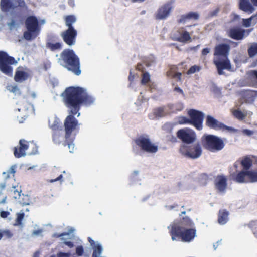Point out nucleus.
<instances>
[{
  "mask_svg": "<svg viewBox=\"0 0 257 257\" xmlns=\"http://www.w3.org/2000/svg\"><path fill=\"white\" fill-rule=\"evenodd\" d=\"M63 102L69 109V114L64 122L65 138L72 137L79 129L78 121L74 117L79 112L82 105L90 106L94 101V98L90 95L85 89L81 87L70 86L67 87L62 93Z\"/></svg>",
  "mask_w": 257,
  "mask_h": 257,
  "instance_id": "nucleus-1",
  "label": "nucleus"
},
{
  "mask_svg": "<svg viewBox=\"0 0 257 257\" xmlns=\"http://www.w3.org/2000/svg\"><path fill=\"white\" fill-rule=\"evenodd\" d=\"M194 224L188 217H183L179 222H173L168 227L173 241L180 240L184 242L192 241L196 234Z\"/></svg>",
  "mask_w": 257,
  "mask_h": 257,
  "instance_id": "nucleus-2",
  "label": "nucleus"
},
{
  "mask_svg": "<svg viewBox=\"0 0 257 257\" xmlns=\"http://www.w3.org/2000/svg\"><path fill=\"white\" fill-rule=\"evenodd\" d=\"M60 64L76 75L81 74L80 59L74 51L70 49H64L59 59Z\"/></svg>",
  "mask_w": 257,
  "mask_h": 257,
  "instance_id": "nucleus-3",
  "label": "nucleus"
},
{
  "mask_svg": "<svg viewBox=\"0 0 257 257\" xmlns=\"http://www.w3.org/2000/svg\"><path fill=\"white\" fill-rule=\"evenodd\" d=\"M45 23L44 19L39 21L35 16H29L25 20V26L27 31L24 32L23 37L27 41L35 39L39 34L41 31V26Z\"/></svg>",
  "mask_w": 257,
  "mask_h": 257,
  "instance_id": "nucleus-4",
  "label": "nucleus"
},
{
  "mask_svg": "<svg viewBox=\"0 0 257 257\" xmlns=\"http://www.w3.org/2000/svg\"><path fill=\"white\" fill-rule=\"evenodd\" d=\"M201 142L205 149L213 152L219 151L225 146L223 140L213 135L203 136L201 138Z\"/></svg>",
  "mask_w": 257,
  "mask_h": 257,
  "instance_id": "nucleus-5",
  "label": "nucleus"
},
{
  "mask_svg": "<svg viewBox=\"0 0 257 257\" xmlns=\"http://www.w3.org/2000/svg\"><path fill=\"white\" fill-rule=\"evenodd\" d=\"M232 179L238 183L257 182V170L240 171L232 174Z\"/></svg>",
  "mask_w": 257,
  "mask_h": 257,
  "instance_id": "nucleus-6",
  "label": "nucleus"
},
{
  "mask_svg": "<svg viewBox=\"0 0 257 257\" xmlns=\"http://www.w3.org/2000/svg\"><path fill=\"white\" fill-rule=\"evenodd\" d=\"M16 63L13 57L10 56L6 52L0 51V70L3 73L12 75L13 68L11 65Z\"/></svg>",
  "mask_w": 257,
  "mask_h": 257,
  "instance_id": "nucleus-7",
  "label": "nucleus"
},
{
  "mask_svg": "<svg viewBox=\"0 0 257 257\" xmlns=\"http://www.w3.org/2000/svg\"><path fill=\"white\" fill-rule=\"evenodd\" d=\"M179 151L184 156L193 159L199 157L202 152L199 143L189 146L183 145L180 147Z\"/></svg>",
  "mask_w": 257,
  "mask_h": 257,
  "instance_id": "nucleus-8",
  "label": "nucleus"
},
{
  "mask_svg": "<svg viewBox=\"0 0 257 257\" xmlns=\"http://www.w3.org/2000/svg\"><path fill=\"white\" fill-rule=\"evenodd\" d=\"M187 114L189 117L190 125L198 131L201 130L203 128L204 113L200 111L191 109L188 111Z\"/></svg>",
  "mask_w": 257,
  "mask_h": 257,
  "instance_id": "nucleus-9",
  "label": "nucleus"
},
{
  "mask_svg": "<svg viewBox=\"0 0 257 257\" xmlns=\"http://www.w3.org/2000/svg\"><path fill=\"white\" fill-rule=\"evenodd\" d=\"M134 141L136 145L144 151L148 153H156L158 151V146L153 144L148 137L140 136Z\"/></svg>",
  "mask_w": 257,
  "mask_h": 257,
  "instance_id": "nucleus-10",
  "label": "nucleus"
},
{
  "mask_svg": "<svg viewBox=\"0 0 257 257\" xmlns=\"http://www.w3.org/2000/svg\"><path fill=\"white\" fill-rule=\"evenodd\" d=\"M205 125L209 128L216 131L231 132L233 130L232 127L225 125L211 115L206 116Z\"/></svg>",
  "mask_w": 257,
  "mask_h": 257,
  "instance_id": "nucleus-11",
  "label": "nucleus"
},
{
  "mask_svg": "<svg viewBox=\"0 0 257 257\" xmlns=\"http://www.w3.org/2000/svg\"><path fill=\"white\" fill-rule=\"evenodd\" d=\"M177 137L183 143L191 144L196 140V134L191 129L186 128L179 130L176 133Z\"/></svg>",
  "mask_w": 257,
  "mask_h": 257,
  "instance_id": "nucleus-12",
  "label": "nucleus"
},
{
  "mask_svg": "<svg viewBox=\"0 0 257 257\" xmlns=\"http://www.w3.org/2000/svg\"><path fill=\"white\" fill-rule=\"evenodd\" d=\"M174 0H170L161 6L157 10L155 17L156 20H163L167 18L173 8Z\"/></svg>",
  "mask_w": 257,
  "mask_h": 257,
  "instance_id": "nucleus-13",
  "label": "nucleus"
},
{
  "mask_svg": "<svg viewBox=\"0 0 257 257\" xmlns=\"http://www.w3.org/2000/svg\"><path fill=\"white\" fill-rule=\"evenodd\" d=\"M252 30V28L245 30L237 27L232 28L227 31V34L233 39L240 40L247 36Z\"/></svg>",
  "mask_w": 257,
  "mask_h": 257,
  "instance_id": "nucleus-14",
  "label": "nucleus"
},
{
  "mask_svg": "<svg viewBox=\"0 0 257 257\" xmlns=\"http://www.w3.org/2000/svg\"><path fill=\"white\" fill-rule=\"evenodd\" d=\"M77 31L75 29H67L61 34L64 42L69 46H72L76 42Z\"/></svg>",
  "mask_w": 257,
  "mask_h": 257,
  "instance_id": "nucleus-15",
  "label": "nucleus"
},
{
  "mask_svg": "<svg viewBox=\"0 0 257 257\" xmlns=\"http://www.w3.org/2000/svg\"><path fill=\"white\" fill-rule=\"evenodd\" d=\"M29 148L28 142L24 139H21L19 145L14 148V155L16 158H19L26 155V151Z\"/></svg>",
  "mask_w": 257,
  "mask_h": 257,
  "instance_id": "nucleus-16",
  "label": "nucleus"
},
{
  "mask_svg": "<svg viewBox=\"0 0 257 257\" xmlns=\"http://www.w3.org/2000/svg\"><path fill=\"white\" fill-rule=\"evenodd\" d=\"M239 163L243 168L242 171H248L253 163L257 165V157L253 155L245 156L240 159Z\"/></svg>",
  "mask_w": 257,
  "mask_h": 257,
  "instance_id": "nucleus-17",
  "label": "nucleus"
},
{
  "mask_svg": "<svg viewBox=\"0 0 257 257\" xmlns=\"http://www.w3.org/2000/svg\"><path fill=\"white\" fill-rule=\"evenodd\" d=\"M215 189L218 192L224 193L227 186V179L223 175H217L214 180Z\"/></svg>",
  "mask_w": 257,
  "mask_h": 257,
  "instance_id": "nucleus-18",
  "label": "nucleus"
},
{
  "mask_svg": "<svg viewBox=\"0 0 257 257\" xmlns=\"http://www.w3.org/2000/svg\"><path fill=\"white\" fill-rule=\"evenodd\" d=\"M250 1L252 4L249 0H239V9L248 14L253 13L255 10L254 6H257V0Z\"/></svg>",
  "mask_w": 257,
  "mask_h": 257,
  "instance_id": "nucleus-19",
  "label": "nucleus"
},
{
  "mask_svg": "<svg viewBox=\"0 0 257 257\" xmlns=\"http://www.w3.org/2000/svg\"><path fill=\"white\" fill-rule=\"evenodd\" d=\"M213 63L216 67L219 75H223L224 74L223 71L224 69L230 70L231 68L230 61L228 59L222 61L214 59Z\"/></svg>",
  "mask_w": 257,
  "mask_h": 257,
  "instance_id": "nucleus-20",
  "label": "nucleus"
},
{
  "mask_svg": "<svg viewBox=\"0 0 257 257\" xmlns=\"http://www.w3.org/2000/svg\"><path fill=\"white\" fill-rule=\"evenodd\" d=\"M230 46L226 44H220L216 45L214 48V55L227 57L229 50Z\"/></svg>",
  "mask_w": 257,
  "mask_h": 257,
  "instance_id": "nucleus-21",
  "label": "nucleus"
},
{
  "mask_svg": "<svg viewBox=\"0 0 257 257\" xmlns=\"http://www.w3.org/2000/svg\"><path fill=\"white\" fill-rule=\"evenodd\" d=\"M199 18V15L197 12H190L180 16L177 21L178 24H184L191 20H197Z\"/></svg>",
  "mask_w": 257,
  "mask_h": 257,
  "instance_id": "nucleus-22",
  "label": "nucleus"
},
{
  "mask_svg": "<svg viewBox=\"0 0 257 257\" xmlns=\"http://www.w3.org/2000/svg\"><path fill=\"white\" fill-rule=\"evenodd\" d=\"M29 76V73L24 71L23 70V68L20 66L17 68L15 72L14 80L17 82H22L27 80Z\"/></svg>",
  "mask_w": 257,
  "mask_h": 257,
  "instance_id": "nucleus-23",
  "label": "nucleus"
},
{
  "mask_svg": "<svg viewBox=\"0 0 257 257\" xmlns=\"http://www.w3.org/2000/svg\"><path fill=\"white\" fill-rule=\"evenodd\" d=\"M63 129L55 132H52V140L54 144L59 145L63 143L65 141V136L63 134Z\"/></svg>",
  "mask_w": 257,
  "mask_h": 257,
  "instance_id": "nucleus-24",
  "label": "nucleus"
},
{
  "mask_svg": "<svg viewBox=\"0 0 257 257\" xmlns=\"http://www.w3.org/2000/svg\"><path fill=\"white\" fill-rule=\"evenodd\" d=\"M49 126L52 130V132L63 129L60 119L56 117H54L49 119Z\"/></svg>",
  "mask_w": 257,
  "mask_h": 257,
  "instance_id": "nucleus-25",
  "label": "nucleus"
},
{
  "mask_svg": "<svg viewBox=\"0 0 257 257\" xmlns=\"http://www.w3.org/2000/svg\"><path fill=\"white\" fill-rule=\"evenodd\" d=\"M229 212L225 209H221L218 214V222L219 224L223 225L228 220Z\"/></svg>",
  "mask_w": 257,
  "mask_h": 257,
  "instance_id": "nucleus-26",
  "label": "nucleus"
},
{
  "mask_svg": "<svg viewBox=\"0 0 257 257\" xmlns=\"http://www.w3.org/2000/svg\"><path fill=\"white\" fill-rule=\"evenodd\" d=\"M0 6L2 11L8 12L10 9L15 8V5L11 0H1Z\"/></svg>",
  "mask_w": 257,
  "mask_h": 257,
  "instance_id": "nucleus-27",
  "label": "nucleus"
},
{
  "mask_svg": "<svg viewBox=\"0 0 257 257\" xmlns=\"http://www.w3.org/2000/svg\"><path fill=\"white\" fill-rule=\"evenodd\" d=\"M53 37L49 38L48 41L47 42L46 46L47 48L49 49L52 51H55L57 50H61L62 49V44L60 42H56L53 43L51 41L53 40Z\"/></svg>",
  "mask_w": 257,
  "mask_h": 257,
  "instance_id": "nucleus-28",
  "label": "nucleus"
},
{
  "mask_svg": "<svg viewBox=\"0 0 257 257\" xmlns=\"http://www.w3.org/2000/svg\"><path fill=\"white\" fill-rule=\"evenodd\" d=\"M213 175L211 174L201 173L198 177V181L202 185H206L212 179Z\"/></svg>",
  "mask_w": 257,
  "mask_h": 257,
  "instance_id": "nucleus-29",
  "label": "nucleus"
},
{
  "mask_svg": "<svg viewBox=\"0 0 257 257\" xmlns=\"http://www.w3.org/2000/svg\"><path fill=\"white\" fill-rule=\"evenodd\" d=\"M65 25L68 29H75L73 26V24L76 22L77 19L73 15H69L64 17Z\"/></svg>",
  "mask_w": 257,
  "mask_h": 257,
  "instance_id": "nucleus-30",
  "label": "nucleus"
},
{
  "mask_svg": "<svg viewBox=\"0 0 257 257\" xmlns=\"http://www.w3.org/2000/svg\"><path fill=\"white\" fill-rule=\"evenodd\" d=\"M191 39V37L189 33L187 31H184L180 34V36L176 39V40L180 42L186 43L190 41Z\"/></svg>",
  "mask_w": 257,
  "mask_h": 257,
  "instance_id": "nucleus-31",
  "label": "nucleus"
},
{
  "mask_svg": "<svg viewBox=\"0 0 257 257\" xmlns=\"http://www.w3.org/2000/svg\"><path fill=\"white\" fill-rule=\"evenodd\" d=\"M74 138L73 137H69L68 138H65V141L63 143V145L64 146H68L69 152L71 153L73 152L74 148V145L73 144Z\"/></svg>",
  "mask_w": 257,
  "mask_h": 257,
  "instance_id": "nucleus-32",
  "label": "nucleus"
},
{
  "mask_svg": "<svg viewBox=\"0 0 257 257\" xmlns=\"http://www.w3.org/2000/svg\"><path fill=\"white\" fill-rule=\"evenodd\" d=\"M182 74L180 72H176L175 68L171 67L167 72V76L171 78H177L178 81L181 80Z\"/></svg>",
  "mask_w": 257,
  "mask_h": 257,
  "instance_id": "nucleus-33",
  "label": "nucleus"
},
{
  "mask_svg": "<svg viewBox=\"0 0 257 257\" xmlns=\"http://www.w3.org/2000/svg\"><path fill=\"white\" fill-rule=\"evenodd\" d=\"M247 53L250 58H253L257 54V43H253L248 47Z\"/></svg>",
  "mask_w": 257,
  "mask_h": 257,
  "instance_id": "nucleus-34",
  "label": "nucleus"
},
{
  "mask_svg": "<svg viewBox=\"0 0 257 257\" xmlns=\"http://www.w3.org/2000/svg\"><path fill=\"white\" fill-rule=\"evenodd\" d=\"M93 251L92 257H99L102 253L103 249L101 245L99 244H96L93 247Z\"/></svg>",
  "mask_w": 257,
  "mask_h": 257,
  "instance_id": "nucleus-35",
  "label": "nucleus"
},
{
  "mask_svg": "<svg viewBox=\"0 0 257 257\" xmlns=\"http://www.w3.org/2000/svg\"><path fill=\"white\" fill-rule=\"evenodd\" d=\"M7 89L10 92L14 93L15 95H20L21 91L20 89L16 85H9L7 86Z\"/></svg>",
  "mask_w": 257,
  "mask_h": 257,
  "instance_id": "nucleus-36",
  "label": "nucleus"
},
{
  "mask_svg": "<svg viewBox=\"0 0 257 257\" xmlns=\"http://www.w3.org/2000/svg\"><path fill=\"white\" fill-rule=\"evenodd\" d=\"M233 115L239 120H242L245 118V115L242 112L238 109L234 110L232 111Z\"/></svg>",
  "mask_w": 257,
  "mask_h": 257,
  "instance_id": "nucleus-37",
  "label": "nucleus"
},
{
  "mask_svg": "<svg viewBox=\"0 0 257 257\" xmlns=\"http://www.w3.org/2000/svg\"><path fill=\"white\" fill-rule=\"evenodd\" d=\"M150 80V76L148 72L143 73L142 79L141 80V84L143 85H146Z\"/></svg>",
  "mask_w": 257,
  "mask_h": 257,
  "instance_id": "nucleus-38",
  "label": "nucleus"
},
{
  "mask_svg": "<svg viewBox=\"0 0 257 257\" xmlns=\"http://www.w3.org/2000/svg\"><path fill=\"white\" fill-rule=\"evenodd\" d=\"M178 122L180 124H190L189 117L187 118L185 116H179L178 118Z\"/></svg>",
  "mask_w": 257,
  "mask_h": 257,
  "instance_id": "nucleus-39",
  "label": "nucleus"
},
{
  "mask_svg": "<svg viewBox=\"0 0 257 257\" xmlns=\"http://www.w3.org/2000/svg\"><path fill=\"white\" fill-rule=\"evenodd\" d=\"M24 213H19L17 214V217L16 220V222L14 224L15 226L20 225L22 224V221L24 217Z\"/></svg>",
  "mask_w": 257,
  "mask_h": 257,
  "instance_id": "nucleus-40",
  "label": "nucleus"
},
{
  "mask_svg": "<svg viewBox=\"0 0 257 257\" xmlns=\"http://www.w3.org/2000/svg\"><path fill=\"white\" fill-rule=\"evenodd\" d=\"M201 67L197 65L191 66L187 72L188 75L195 73L196 72H198L200 70Z\"/></svg>",
  "mask_w": 257,
  "mask_h": 257,
  "instance_id": "nucleus-41",
  "label": "nucleus"
},
{
  "mask_svg": "<svg viewBox=\"0 0 257 257\" xmlns=\"http://www.w3.org/2000/svg\"><path fill=\"white\" fill-rule=\"evenodd\" d=\"M254 17L253 16H252L250 18L248 19H243L242 20V24L245 27H249L251 26V21Z\"/></svg>",
  "mask_w": 257,
  "mask_h": 257,
  "instance_id": "nucleus-42",
  "label": "nucleus"
},
{
  "mask_svg": "<svg viewBox=\"0 0 257 257\" xmlns=\"http://www.w3.org/2000/svg\"><path fill=\"white\" fill-rule=\"evenodd\" d=\"M0 233L2 234V238L3 236H5L7 238H10L13 236L12 232L9 230H4L2 232L0 231Z\"/></svg>",
  "mask_w": 257,
  "mask_h": 257,
  "instance_id": "nucleus-43",
  "label": "nucleus"
},
{
  "mask_svg": "<svg viewBox=\"0 0 257 257\" xmlns=\"http://www.w3.org/2000/svg\"><path fill=\"white\" fill-rule=\"evenodd\" d=\"M14 4L15 5V8L17 7L24 8L26 6L24 0H14Z\"/></svg>",
  "mask_w": 257,
  "mask_h": 257,
  "instance_id": "nucleus-44",
  "label": "nucleus"
},
{
  "mask_svg": "<svg viewBox=\"0 0 257 257\" xmlns=\"http://www.w3.org/2000/svg\"><path fill=\"white\" fill-rule=\"evenodd\" d=\"M154 113L156 116L159 117L162 116L164 114V109L161 107L158 108L155 110Z\"/></svg>",
  "mask_w": 257,
  "mask_h": 257,
  "instance_id": "nucleus-45",
  "label": "nucleus"
},
{
  "mask_svg": "<svg viewBox=\"0 0 257 257\" xmlns=\"http://www.w3.org/2000/svg\"><path fill=\"white\" fill-rule=\"evenodd\" d=\"M76 253L78 256H82L84 253V248L82 245L78 246L76 248Z\"/></svg>",
  "mask_w": 257,
  "mask_h": 257,
  "instance_id": "nucleus-46",
  "label": "nucleus"
},
{
  "mask_svg": "<svg viewBox=\"0 0 257 257\" xmlns=\"http://www.w3.org/2000/svg\"><path fill=\"white\" fill-rule=\"evenodd\" d=\"M16 166L15 165H13L11 167V168H10V169L8 170V174L10 175H12V176H14V174L16 172Z\"/></svg>",
  "mask_w": 257,
  "mask_h": 257,
  "instance_id": "nucleus-47",
  "label": "nucleus"
},
{
  "mask_svg": "<svg viewBox=\"0 0 257 257\" xmlns=\"http://www.w3.org/2000/svg\"><path fill=\"white\" fill-rule=\"evenodd\" d=\"M70 253H65L60 252L57 253V257H70Z\"/></svg>",
  "mask_w": 257,
  "mask_h": 257,
  "instance_id": "nucleus-48",
  "label": "nucleus"
},
{
  "mask_svg": "<svg viewBox=\"0 0 257 257\" xmlns=\"http://www.w3.org/2000/svg\"><path fill=\"white\" fill-rule=\"evenodd\" d=\"M210 49L208 48H204L201 51V54L203 56H206L210 52Z\"/></svg>",
  "mask_w": 257,
  "mask_h": 257,
  "instance_id": "nucleus-49",
  "label": "nucleus"
},
{
  "mask_svg": "<svg viewBox=\"0 0 257 257\" xmlns=\"http://www.w3.org/2000/svg\"><path fill=\"white\" fill-rule=\"evenodd\" d=\"M10 215V213L8 211H2L1 212V217L5 218H7Z\"/></svg>",
  "mask_w": 257,
  "mask_h": 257,
  "instance_id": "nucleus-50",
  "label": "nucleus"
},
{
  "mask_svg": "<svg viewBox=\"0 0 257 257\" xmlns=\"http://www.w3.org/2000/svg\"><path fill=\"white\" fill-rule=\"evenodd\" d=\"M174 91L180 94H182V95H184V92H183V91L182 89H181L180 87H175L174 89Z\"/></svg>",
  "mask_w": 257,
  "mask_h": 257,
  "instance_id": "nucleus-51",
  "label": "nucleus"
},
{
  "mask_svg": "<svg viewBox=\"0 0 257 257\" xmlns=\"http://www.w3.org/2000/svg\"><path fill=\"white\" fill-rule=\"evenodd\" d=\"M63 176L62 174L60 175L58 177L55 179H51L49 180V182L53 183L57 181H61Z\"/></svg>",
  "mask_w": 257,
  "mask_h": 257,
  "instance_id": "nucleus-52",
  "label": "nucleus"
},
{
  "mask_svg": "<svg viewBox=\"0 0 257 257\" xmlns=\"http://www.w3.org/2000/svg\"><path fill=\"white\" fill-rule=\"evenodd\" d=\"M64 243L70 248H72L74 246L73 243L71 241H65Z\"/></svg>",
  "mask_w": 257,
  "mask_h": 257,
  "instance_id": "nucleus-53",
  "label": "nucleus"
},
{
  "mask_svg": "<svg viewBox=\"0 0 257 257\" xmlns=\"http://www.w3.org/2000/svg\"><path fill=\"white\" fill-rule=\"evenodd\" d=\"M169 140L171 142L174 143L177 142V138L175 136H172L169 139Z\"/></svg>",
  "mask_w": 257,
  "mask_h": 257,
  "instance_id": "nucleus-54",
  "label": "nucleus"
},
{
  "mask_svg": "<svg viewBox=\"0 0 257 257\" xmlns=\"http://www.w3.org/2000/svg\"><path fill=\"white\" fill-rule=\"evenodd\" d=\"M68 5L71 7H74L75 6V1L74 0H68Z\"/></svg>",
  "mask_w": 257,
  "mask_h": 257,
  "instance_id": "nucleus-55",
  "label": "nucleus"
},
{
  "mask_svg": "<svg viewBox=\"0 0 257 257\" xmlns=\"http://www.w3.org/2000/svg\"><path fill=\"white\" fill-rule=\"evenodd\" d=\"M68 235V233H67V232H63V233H60V234H55V236L56 237H62V236H66V235Z\"/></svg>",
  "mask_w": 257,
  "mask_h": 257,
  "instance_id": "nucleus-56",
  "label": "nucleus"
},
{
  "mask_svg": "<svg viewBox=\"0 0 257 257\" xmlns=\"http://www.w3.org/2000/svg\"><path fill=\"white\" fill-rule=\"evenodd\" d=\"M88 240L89 242V243H90L91 245L93 247L94 246H95L96 245L95 244V241L92 240L90 237H88Z\"/></svg>",
  "mask_w": 257,
  "mask_h": 257,
  "instance_id": "nucleus-57",
  "label": "nucleus"
},
{
  "mask_svg": "<svg viewBox=\"0 0 257 257\" xmlns=\"http://www.w3.org/2000/svg\"><path fill=\"white\" fill-rule=\"evenodd\" d=\"M134 79V75L132 74V72H130V75L128 76V80L132 82Z\"/></svg>",
  "mask_w": 257,
  "mask_h": 257,
  "instance_id": "nucleus-58",
  "label": "nucleus"
},
{
  "mask_svg": "<svg viewBox=\"0 0 257 257\" xmlns=\"http://www.w3.org/2000/svg\"><path fill=\"white\" fill-rule=\"evenodd\" d=\"M240 160H237L234 163V167L237 169L238 168V165L240 164Z\"/></svg>",
  "mask_w": 257,
  "mask_h": 257,
  "instance_id": "nucleus-59",
  "label": "nucleus"
},
{
  "mask_svg": "<svg viewBox=\"0 0 257 257\" xmlns=\"http://www.w3.org/2000/svg\"><path fill=\"white\" fill-rule=\"evenodd\" d=\"M257 223V221H251L249 224V226L250 227H251V226H253L255 225H256Z\"/></svg>",
  "mask_w": 257,
  "mask_h": 257,
  "instance_id": "nucleus-60",
  "label": "nucleus"
},
{
  "mask_svg": "<svg viewBox=\"0 0 257 257\" xmlns=\"http://www.w3.org/2000/svg\"><path fill=\"white\" fill-rule=\"evenodd\" d=\"M40 232H41V230H35L33 232V234L37 235L39 234Z\"/></svg>",
  "mask_w": 257,
  "mask_h": 257,
  "instance_id": "nucleus-61",
  "label": "nucleus"
},
{
  "mask_svg": "<svg viewBox=\"0 0 257 257\" xmlns=\"http://www.w3.org/2000/svg\"><path fill=\"white\" fill-rule=\"evenodd\" d=\"M145 0H131V2L133 3H136V2H143L145 1Z\"/></svg>",
  "mask_w": 257,
  "mask_h": 257,
  "instance_id": "nucleus-62",
  "label": "nucleus"
},
{
  "mask_svg": "<svg viewBox=\"0 0 257 257\" xmlns=\"http://www.w3.org/2000/svg\"><path fill=\"white\" fill-rule=\"evenodd\" d=\"M149 88L150 89V90L154 88L155 87V85H154L153 83L151 84H149Z\"/></svg>",
  "mask_w": 257,
  "mask_h": 257,
  "instance_id": "nucleus-63",
  "label": "nucleus"
},
{
  "mask_svg": "<svg viewBox=\"0 0 257 257\" xmlns=\"http://www.w3.org/2000/svg\"><path fill=\"white\" fill-rule=\"evenodd\" d=\"M15 24V21L14 20H12L11 23L9 24V26H13Z\"/></svg>",
  "mask_w": 257,
  "mask_h": 257,
  "instance_id": "nucleus-64",
  "label": "nucleus"
}]
</instances>
